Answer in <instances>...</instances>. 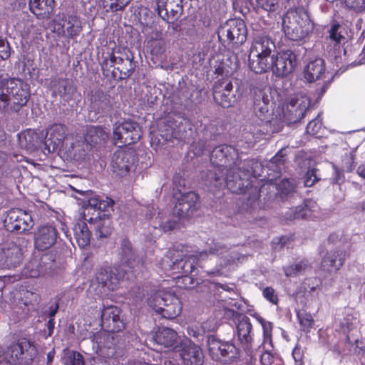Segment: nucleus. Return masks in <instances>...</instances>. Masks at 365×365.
I'll list each match as a JSON object with an SVG mask.
<instances>
[{
	"mask_svg": "<svg viewBox=\"0 0 365 365\" xmlns=\"http://www.w3.org/2000/svg\"><path fill=\"white\" fill-rule=\"evenodd\" d=\"M107 138L108 135L102 128L91 126L87 130L85 142L87 145L93 147L104 142Z\"/></svg>",
	"mask_w": 365,
	"mask_h": 365,
	"instance_id": "37",
	"label": "nucleus"
},
{
	"mask_svg": "<svg viewBox=\"0 0 365 365\" xmlns=\"http://www.w3.org/2000/svg\"><path fill=\"white\" fill-rule=\"evenodd\" d=\"M275 48L274 42L268 36H256L250 50L248 66L250 70L256 73L267 72L276 53Z\"/></svg>",
	"mask_w": 365,
	"mask_h": 365,
	"instance_id": "6",
	"label": "nucleus"
},
{
	"mask_svg": "<svg viewBox=\"0 0 365 365\" xmlns=\"http://www.w3.org/2000/svg\"><path fill=\"white\" fill-rule=\"evenodd\" d=\"M58 238L57 230L51 225L38 227L34 233V246L40 251L51 248Z\"/></svg>",
	"mask_w": 365,
	"mask_h": 365,
	"instance_id": "24",
	"label": "nucleus"
},
{
	"mask_svg": "<svg viewBox=\"0 0 365 365\" xmlns=\"http://www.w3.org/2000/svg\"><path fill=\"white\" fill-rule=\"evenodd\" d=\"M247 28L241 19H230L222 24L217 31L221 41L233 44H242L247 39Z\"/></svg>",
	"mask_w": 365,
	"mask_h": 365,
	"instance_id": "13",
	"label": "nucleus"
},
{
	"mask_svg": "<svg viewBox=\"0 0 365 365\" xmlns=\"http://www.w3.org/2000/svg\"><path fill=\"white\" fill-rule=\"evenodd\" d=\"M219 257L220 268L215 269L207 272V274L220 275L225 274L223 269L227 267V270L234 268L236 261L240 262L243 256H240L235 250H228L225 247L215 244L210 250L195 252L193 255L183 256L182 252L175 249L169 250L165 257L160 262V268L171 274H181L176 278H182L185 287L188 288L194 285V279L189 274H192L197 267H201L202 263L207 259H212Z\"/></svg>",
	"mask_w": 365,
	"mask_h": 365,
	"instance_id": "1",
	"label": "nucleus"
},
{
	"mask_svg": "<svg viewBox=\"0 0 365 365\" xmlns=\"http://www.w3.org/2000/svg\"><path fill=\"white\" fill-rule=\"evenodd\" d=\"M263 297L269 302L273 304H277L278 302V297L275 294L274 290L273 288L267 287L263 289L262 292Z\"/></svg>",
	"mask_w": 365,
	"mask_h": 365,
	"instance_id": "54",
	"label": "nucleus"
},
{
	"mask_svg": "<svg viewBox=\"0 0 365 365\" xmlns=\"http://www.w3.org/2000/svg\"><path fill=\"white\" fill-rule=\"evenodd\" d=\"M180 356L185 365H202L203 355L200 346L184 337L180 341Z\"/></svg>",
	"mask_w": 365,
	"mask_h": 365,
	"instance_id": "22",
	"label": "nucleus"
},
{
	"mask_svg": "<svg viewBox=\"0 0 365 365\" xmlns=\"http://www.w3.org/2000/svg\"><path fill=\"white\" fill-rule=\"evenodd\" d=\"M181 0L168 1L164 8L158 7L159 16L168 23H173L178 20L182 14Z\"/></svg>",
	"mask_w": 365,
	"mask_h": 365,
	"instance_id": "28",
	"label": "nucleus"
},
{
	"mask_svg": "<svg viewBox=\"0 0 365 365\" xmlns=\"http://www.w3.org/2000/svg\"><path fill=\"white\" fill-rule=\"evenodd\" d=\"M318 178L316 174L315 170H309L305 177V180L304 182L305 187H311L317 181H318Z\"/></svg>",
	"mask_w": 365,
	"mask_h": 365,
	"instance_id": "56",
	"label": "nucleus"
},
{
	"mask_svg": "<svg viewBox=\"0 0 365 365\" xmlns=\"http://www.w3.org/2000/svg\"><path fill=\"white\" fill-rule=\"evenodd\" d=\"M4 223L8 231L19 233L30 230L34 226L31 214L21 209L9 210Z\"/></svg>",
	"mask_w": 365,
	"mask_h": 365,
	"instance_id": "14",
	"label": "nucleus"
},
{
	"mask_svg": "<svg viewBox=\"0 0 365 365\" xmlns=\"http://www.w3.org/2000/svg\"><path fill=\"white\" fill-rule=\"evenodd\" d=\"M235 320L238 339L245 351L248 354L252 355V336L251 334V331L252 329V325L250 322V319L246 315L237 314L235 317Z\"/></svg>",
	"mask_w": 365,
	"mask_h": 365,
	"instance_id": "23",
	"label": "nucleus"
},
{
	"mask_svg": "<svg viewBox=\"0 0 365 365\" xmlns=\"http://www.w3.org/2000/svg\"><path fill=\"white\" fill-rule=\"evenodd\" d=\"M14 299L16 305L22 307V305L26 307L29 305H34L38 304L40 302V295L36 290L26 289L22 290V292L19 294H15Z\"/></svg>",
	"mask_w": 365,
	"mask_h": 365,
	"instance_id": "36",
	"label": "nucleus"
},
{
	"mask_svg": "<svg viewBox=\"0 0 365 365\" xmlns=\"http://www.w3.org/2000/svg\"><path fill=\"white\" fill-rule=\"evenodd\" d=\"M121 255L122 260L123 262L128 264V266L132 267V260L135 256L134 252L131 247V244L128 240H123L121 243Z\"/></svg>",
	"mask_w": 365,
	"mask_h": 365,
	"instance_id": "46",
	"label": "nucleus"
},
{
	"mask_svg": "<svg viewBox=\"0 0 365 365\" xmlns=\"http://www.w3.org/2000/svg\"><path fill=\"white\" fill-rule=\"evenodd\" d=\"M274 185L277 190V193L282 197L292 193L295 188L294 183L288 179H283L279 182H274Z\"/></svg>",
	"mask_w": 365,
	"mask_h": 365,
	"instance_id": "45",
	"label": "nucleus"
},
{
	"mask_svg": "<svg viewBox=\"0 0 365 365\" xmlns=\"http://www.w3.org/2000/svg\"><path fill=\"white\" fill-rule=\"evenodd\" d=\"M110 103L107 95L102 91H95L91 96V111L104 115L109 112Z\"/></svg>",
	"mask_w": 365,
	"mask_h": 365,
	"instance_id": "29",
	"label": "nucleus"
},
{
	"mask_svg": "<svg viewBox=\"0 0 365 365\" xmlns=\"http://www.w3.org/2000/svg\"><path fill=\"white\" fill-rule=\"evenodd\" d=\"M36 355V349L29 341L22 339L7 347L6 350L0 348V365L26 364L31 362Z\"/></svg>",
	"mask_w": 365,
	"mask_h": 365,
	"instance_id": "8",
	"label": "nucleus"
},
{
	"mask_svg": "<svg viewBox=\"0 0 365 365\" xmlns=\"http://www.w3.org/2000/svg\"><path fill=\"white\" fill-rule=\"evenodd\" d=\"M19 140L21 146L29 151L35 150L42 143V139L32 130L19 134Z\"/></svg>",
	"mask_w": 365,
	"mask_h": 365,
	"instance_id": "35",
	"label": "nucleus"
},
{
	"mask_svg": "<svg viewBox=\"0 0 365 365\" xmlns=\"http://www.w3.org/2000/svg\"><path fill=\"white\" fill-rule=\"evenodd\" d=\"M135 156L132 151L119 149L112 156V171L118 176H126L133 168Z\"/></svg>",
	"mask_w": 365,
	"mask_h": 365,
	"instance_id": "20",
	"label": "nucleus"
},
{
	"mask_svg": "<svg viewBox=\"0 0 365 365\" xmlns=\"http://www.w3.org/2000/svg\"><path fill=\"white\" fill-rule=\"evenodd\" d=\"M322 130V120L320 118V115H318L317 117L312 120H311L306 128L307 133L312 135H315L316 137L321 136V130Z\"/></svg>",
	"mask_w": 365,
	"mask_h": 365,
	"instance_id": "47",
	"label": "nucleus"
},
{
	"mask_svg": "<svg viewBox=\"0 0 365 365\" xmlns=\"http://www.w3.org/2000/svg\"><path fill=\"white\" fill-rule=\"evenodd\" d=\"M67 127L64 124L55 123L46 132L45 145L48 152L61 151L67 144Z\"/></svg>",
	"mask_w": 365,
	"mask_h": 365,
	"instance_id": "18",
	"label": "nucleus"
},
{
	"mask_svg": "<svg viewBox=\"0 0 365 365\" xmlns=\"http://www.w3.org/2000/svg\"><path fill=\"white\" fill-rule=\"evenodd\" d=\"M187 333L190 336L197 337L200 333V331L197 329V327H189L187 328Z\"/></svg>",
	"mask_w": 365,
	"mask_h": 365,
	"instance_id": "63",
	"label": "nucleus"
},
{
	"mask_svg": "<svg viewBox=\"0 0 365 365\" xmlns=\"http://www.w3.org/2000/svg\"><path fill=\"white\" fill-rule=\"evenodd\" d=\"M44 269L41 264L40 259L35 257L26 264L24 274L26 277H37L43 272Z\"/></svg>",
	"mask_w": 365,
	"mask_h": 365,
	"instance_id": "40",
	"label": "nucleus"
},
{
	"mask_svg": "<svg viewBox=\"0 0 365 365\" xmlns=\"http://www.w3.org/2000/svg\"><path fill=\"white\" fill-rule=\"evenodd\" d=\"M31 11L38 19L48 18L52 14L55 1L54 0H29Z\"/></svg>",
	"mask_w": 365,
	"mask_h": 365,
	"instance_id": "32",
	"label": "nucleus"
},
{
	"mask_svg": "<svg viewBox=\"0 0 365 365\" xmlns=\"http://www.w3.org/2000/svg\"><path fill=\"white\" fill-rule=\"evenodd\" d=\"M29 97V86L23 80L0 76V112L19 111Z\"/></svg>",
	"mask_w": 365,
	"mask_h": 365,
	"instance_id": "4",
	"label": "nucleus"
},
{
	"mask_svg": "<svg viewBox=\"0 0 365 365\" xmlns=\"http://www.w3.org/2000/svg\"><path fill=\"white\" fill-rule=\"evenodd\" d=\"M123 277V272L118 268L113 267L108 269L100 267L96 269L92 283L96 282L98 284V287L102 288L108 287L109 289L114 290L117 289Z\"/></svg>",
	"mask_w": 365,
	"mask_h": 365,
	"instance_id": "19",
	"label": "nucleus"
},
{
	"mask_svg": "<svg viewBox=\"0 0 365 365\" xmlns=\"http://www.w3.org/2000/svg\"><path fill=\"white\" fill-rule=\"evenodd\" d=\"M72 90L73 88L66 80L60 79L58 80V85L54 87L53 92L56 95L60 96L68 101L71 98V91Z\"/></svg>",
	"mask_w": 365,
	"mask_h": 365,
	"instance_id": "43",
	"label": "nucleus"
},
{
	"mask_svg": "<svg viewBox=\"0 0 365 365\" xmlns=\"http://www.w3.org/2000/svg\"><path fill=\"white\" fill-rule=\"evenodd\" d=\"M310 98L305 92L292 96L283 109V117L289 123H294L302 119L310 106Z\"/></svg>",
	"mask_w": 365,
	"mask_h": 365,
	"instance_id": "12",
	"label": "nucleus"
},
{
	"mask_svg": "<svg viewBox=\"0 0 365 365\" xmlns=\"http://www.w3.org/2000/svg\"><path fill=\"white\" fill-rule=\"evenodd\" d=\"M238 159V153L237 150L227 145H221L213 149L210 154V160L214 166L216 167L213 178L214 185L221 187L227 185L230 189H232L231 183L232 182L241 186L242 178L235 173V168L232 166L236 164Z\"/></svg>",
	"mask_w": 365,
	"mask_h": 365,
	"instance_id": "3",
	"label": "nucleus"
},
{
	"mask_svg": "<svg viewBox=\"0 0 365 365\" xmlns=\"http://www.w3.org/2000/svg\"><path fill=\"white\" fill-rule=\"evenodd\" d=\"M207 346L210 356L213 360L225 364L235 361L240 356L239 349L230 341H222L210 336L207 339Z\"/></svg>",
	"mask_w": 365,
	"mask_h": 365,
	"instance_id": "10",
	"label": "nucleus"
},
{
	"mask_svg": "<svg viewBox=\"0 0 365 365\" xmlns=\"http://www.w3.org/2000/svg\"><path fill=\"white\" fill-rule=\"evenodd\" d=\"M211 147L207 144V142L203 140H200L195 142L191 145V151L195 155H202L205 153H209Z\"/></svg>",
	"mask_w": 365,
	"mask_h": 365,
	"instance_id": "48",
	"label": "nucleus"
},
{
	"mask_svg": "<svg viewBox=\"0 0 365 365\" xmlns=\"http://www.w3.org/2000/svg\"><path fill=\"white\" fill-rule=\"evenodd\" d=\"M84 146L85 143L83 142L71 143L69 146L66 144L60 152L63 153L67 159L79 160L86 155Z\"/></svg>",
	"mask_w": 365,
	"mask_h": 365,
	"instance_id": "38",
	"label": "nucleus"
},
{
	"mask_svg": "<svg viewBox=\"0 0 365 365\" xmlns=\"http://www.w3.org/2000/svg\"><path fill=\"white\" fill-rule=\"evenodd\" d=\"M262 327L263 331V335L272 334L273 325L272 322H267L265 324H263Z\"/></svg>",
	"mask_w": 365,
	"mask_h": 365,
	"instance_id": "60",
	"label": "nucleus"
},
{
	"mask_svg": "<svg viewBox=\"0 0 365 365\" xmlns=\"http://www.w3.org/2000/svg\"><path fill=\"white\" fill-rule=\"evenodd\" d=\"M106 329L103 328L96 333H90L89 339L93 343V349L96 352L101 351L103 348H110L113 344V337Z\"/></svg>",
	"mask_w": 365,
	"mask_h": 365,
	"instance_id": "30",
	"label": "nucleus"
},
{
	"mask_svg": "<svg viewBox=\"0 0 365 365\" xmlns=\"http://www.w3.org/2000/svg\"><path fill=\"white\" fill-rule=\"evenodd\" d=\"M329 39L334 43V46L344 43L345 36L344 35L343 29L338 24L331 26L329 31Z\"/></svg>",
	"mask_w": 365,
	"mask_h": 365,
	"instance_id": "44",
	"label": "nucleus"
},
{
	"mask_svg": "<svg viewBox=\"0 0 365 365\" xmlns=\"http://www.w3.org/2000/svg\"><path fill=\"white\" fill-rule=\"evenodd\" d=\"M262 344L264 346L266 345H268L272 349L273 347V346H272V334L263 335Z\"/></svg>",
	"mask_w": 365,
	"mask_h": 365,
	"instance_id": "61",
	"label": "nucleus"
},
{
	"mask_svg": "<svg viewBox=\"0 0 365 365\" xmlns=\"http://www.w3.org/2000/svg\"><path fill=\"white\" fill-rule=\"evenodd\" d=\"M64 365H85L83 356L76 351L69 352L64 359Z\"/></svg>",
	"mask_w": 365,
	"mask_h": 365,
	"instance_id": "50",
	"label": "nucleus"
},
{
	"mask_svg": "<svg viewBox=\"0 0 365 365\" xmlns=\"http://www.w3.org/2000/svg\"><path fill=\"white\" fill-rule=\"evenodd\" d=\"M149 305L167 319H173L182 311L179 298L170 290H159L148 299Z\"/></svg>",
	"mask_w": 365,
	"mask_h": 365,
	"instance_id": "9",
	"label": "nucleus"
},
{
	"mask_svg": "<svg viewBox=\"0 0 365 365\" xmlns=\"http://www.w3.org/2000/svg\"><path fill=\"white\" fill-rule=\"evenodd\" d=\"M297 317L302 328L304 331L309 330L310 328H312L314 320L310 314H307L304 312H299L297 313Z\"/></svg>",
	"mask_w": 365,
	"mask_h": 365,
	"instance_id": "51",
	"label": "nucleus"
},
{
	"mask_svg": "<svg viewBox=\"0 0 365 365\" xmlns=\"http://www.w3.org/2000/svg\"><path fill=\"white\" fill-rule=\"evenodd\" d=\"M356 149L353 148L342 156L341 167L344 171L351 172L354 169Z\"/></svg>",
	"mask_w": 365,
	"mask_h": 365,
	"instance_id": "42",
	"label": "nucleus"
},
{
	"mask_svg": "<svg viewBox=\"0 0 365 365\" xmlns=\"http://www.w3.org/2000/svg\"><path fill=\"white\" fill-rule=\"evenodd\" d=\"M201 328L203 332L213 331L216 328V324L214 320H207L202 324Z\"/></svg>",
	"mask_w": 365,
	"mask_h": 365,
	"instance_id": "58",
	"label": "nucleus"
},
{
	"mask_svg": "<svg viewBox=\"0 0 365 365\" xmlns=\"http://www.w3.org/2000/svg\"><path fill=\"white\" fill-rule=\"evenodd\" d=\"M296 56L290 50L275 53L272 60V65L268 71H272L279 77H284L291 73L296 66Z\"/></svg>",
	"mask_w": 365,
	"mask_h": 365,
	"instance_id": "15",
	"label": "nucleus"
},
{
	"mask_svg": "<svg viewBox=\"0 0 365 365\" xmlns=\"http://www.w3.org/2000/svg\"><path fill=\"white\" fill-rule=\"evenodd\" d=\"M274 356L269 347L262 354L260 360L263 365H271L273 362Z\"/></svg>",
	"mask_w": 365,
	"mask_h": 365,
	"instance_id": "57",
	"label": "nucleus"
},
{
	"mask_svg": "<svg viewBox=\"0 0 365 365\" xmlns=\"http://www.w3.org/2000/svg\"><path fill=\"white\" fill-rule=\"evenodd\" d=\"M63 19H55L53 21L52 24V31L56 33L59 36H63L66 34V31L64 29V23Z\"/></svg>",
	"mask_w": 365,
	"mask_h": 365,
	"instance_id": "53",
	"label": "nucleus"
},
{
	"mask_svg": "<svg viewBox=\"0 0 365 365\" xmlns=\"http://www.w3.org/2000/svg\"><path fill=\"white\" fill-rule=\"evenodd\" d=\"M346 253L341 250L327 252L322 258V269L328 272L338 271L344 264Z\"/></svg>",
	"mask_w": 365,
	"mask_h": 365,
	"instance_id": "27",
	"label": "nucleus"
},
{
	"mask_svg": "<svg viewBox=\"0 0 365 365\" xmlns=\"http://www.w3.org/2000/svg\"><path fill=\"white\" fill-rule=\"evenodd\" d=\"M344 4L356 13L365 11V0H344Z\"/></svg>",
	"mask_w": 365,
	"mask_h": 365,
	"instance_id": "52",
	"label": "nucleus"
},
{
	"mask_svg": "<svg viewBox=\"0 0 365 365\" xmlns=\"http://www.w3.org/2000/svg\"><path fill=\"white\" fill-rule=\"evenodd\" d=\"M213 96L215 101L223 108L232 106L239 99V96L233 91L232 82L224 78L215 83Z\"/></svg>",
	"mask_w": 365,
	"mask_h": 365,
	"instance_id": "16",
	"label": "nucleus"
},
{
	"mask_svg": "<svg viewBox=\"0 0 365 365\" xmlns=\"http://www.w3.org/2000/svg\"><path fill=\"white\" fill-rule=\"evenodd\" d=\"M101 325L108 331H121L125 324L120 317V309L113 305L105 307L101 314Z\"/></svg>",
	"mask_w": 365,
	"mask_h": 365,
	"instance_id": "25",
	"label": "nucleus"
},
{
	"mask_svg": "<svg viewBox=\"0 0 365 365\" xmlns=\"http://www.w3.org/2000/svg\"><path fill=\"white\" fill-rule=\"evenodd\" d=\"M73 235L76 244L81 248L87 247L91 241V233L87 226L86 220H80L73 227Z\"/></svg>",
	"mask_w": 365,
	"mask_h": 365,
	"instance_id": "34",
	"label": "nucleus"
},
{
	"mask_svg": "<svg viewBox=\"0 0 365 365\" xmlns=\"http://www.w3.org/2000/svg\"><path fill=\"white\" fill-rule=\"evenodd\" d=\"M113 140L119 147L138 140L142 134L140 125L131 120H118L113 128Z\"/></svg>",
	"mask_w": 365,
	"mask_h": 365,
	"instance_id": "11",
	"label": "nucleus"
},
{
	"mask_svg": "<svg viewBox=\"0 0 365 365\" xmlns=\"http://www.w3.org/2000/svg\"><path fill=\"white\" fill-rule=\"evenodd\" d=\"M272 102L267 93L264 90L259 91L254 98V111L256 117L265 126L271 125L277 121L272 118Z\"/></svg>",
	"mask_w": 365,
	"mask_h": 365,
	"instance_id": "17",
	"label": "nucleus"
},
{
	"mask_svg": "<svg viewBox=\"0 0 365 365\" xmlns=\"http://www.w3.org/2000/svg\"><path fill=\"white\" fill-rule=\"evenodd\" d=\"M153 339L159 345L165 347H173L176 344L180 338L177 332L173 329L162 327L158 329Z\"/></svg>",
	"mask_w": 365,
	"mask_h": 365,
	"instance_id": "33",
	"label": "nucleus"
},
{
	"mask_svg": "<svg viewBox=\"0 0 365 365\" xmlns=\"http://www.w3.org/2000/svg\"><path fill=\"white\" fill-rule=\"evenodd\" d=\"M128 365H153L150 364L141 359H135L128 362Z\"/></svg>",
	"mask_w": 365,
	"mask_h": 365,
	"instance_id": "64",
	"label": "nucleus"
},
{
	"mask_svg": "<svg viewBox=\"0 0 365 365\" xmlns=\"http://www.w3.org/2000/svg\"><path fill=\"white\" fill-rule=\"evenodd\" d=\"M68 26L65 29L67 36L71 38H76L82 30L81 21L76 16H70L67 20Z\"/></svg>",
	"mask_w": 365,
	"mask_h": 365,
	"instance_id": "41",
	"label": "nucleus"
},
{
	"mask_svg": "<svg viewBox=\"0 0 365 365\" xmlns=\"http://www.w3.org/2000/svg\"><path fill=\"white\" fill-rule=\"evenodd\" d=\"M177 202L173 212H158L155 214L153 207H147L146 216L155 229L163 232L170 231L178 226L181 218L190 217L197 209L198 195L195 192L175 194Z\"/></svg>",
	"mask_w": 365,
	"mask_h": 365,
	"instance_id": "2",
	"label": "nucleus"
},
{
	"mask_svg": "<svg viewBox=\"0 0 365 365\" xmlns=\"http://www.w3.org/2000/svg\"><path fill=\"white\" fill-rule=\"evenodd\" d=\"M113 205V200L109 197L101 199L93 197L88 200V205L83 209V220L94 225L96 235L99 237H106L111 232L108 212Z\"/></svg>",
	"mask_w": 365,
	"mask_h": 365,
	"instance_id": "5",
	"label": "nucleus"
},
{
	"mask_svg": "<svg viewBox=\"0 0 365 365\" xmlns=\"http://www.w3.org/2000/svg\"><path fill=\"white\" fill-rule=\"evenodd\" d=\"M356 173L359 177L365 180V162L359 165L356 169Z\"/></svg>",
	"mask_w": 365,
	"mask_h": 365,
	"instance_id": "62",
	"label": "nucleus"
},
{
	"mask_svg": "<svg viewBox=\"0 0 365 365\" xmlns=\"http://www.w3.org/2000/svg\"><path fill=\"white\" fill-rule=\"evenodd\" d=\"M21 261V249L15 243H6L0 248V269L16 268Z\"/></svg>",
	"mask_w": 365,
	"mask_h": 365,
	"instance_id": "21",
	"label": "nucleus"
},
{
	"mask_svg": "<svg viewBox=\"0 0 365 365\" xmlns=\"http://www.w3.org/2000/svg\"><path fill=\"white\" fill-rule=\"evenodd\" d=\"M283 160H281L279 159V154H277L275 156H274L269 163V168H277L278 170V173H280L281 172V168H280V165H282L283 164Z\"/></svg>",
	"mask_w": 365,
	"mask_h": 365,
	"instance_id": "59",
	"label": "nucleus"
},
{
	"mask_svg": "<svg viewBox=\"0 0 365 365\" xmlns=\"http://www.w3.org/2000/svg\"><path fill=\"white\" fill-rule=\"evenodd\" d=\"M282 29L292 41H300L312 31L313 24L302 7L289 9L282 17Z\"/></svg>",
	"mask_w": 365,
	"mask_h": 365,
	"instance_id": "7",
	"label": "nucleus"
},
{
	"mask_svg": "<svg viewBox=\"0 0 365 365\" xmlns=\"http://www.w3.org/2000/svg\"><path fill=\"white\" fill-rule=\"evenodd\" d=\"M317 204L311 200H305L302 205L290 208L284 215L286 220H294L296 219H309L316 217L318 212Z\"/></svg>",
	"mask_w": 365,
	"mask_h": 365,
	"instance_id": "26",
	"label": "nucleus"
},
{
	"mask_svg": "<svg viewBox=\"0 0 365 365\" xmlns=\"http://www.w3.org/2000/svg\"><path fill=\"white\" fill-rule=\"evenodd\" d=\"M11 48L8 42L0 38V58L6 60L10 57Z\"/></svg>",
	"mask_w": 365,
	"mask_h": 365,
	"instance_id": "55",
	"label": "nucleus"
},
{
	"mask_svg": "<svg viewBox=\"0 0 365 365\" xmlns=\"http://www.w3.org/2000/svg\"><path fill=\"white\" fill-rule=\"evenodd\" d=\"M325 73V66L324 60L322 58H315L311 61L304 68V77L309 83L320 79Z\"/></svg>",
	"mask_w": 365,
	"mask_h": 365,
	"instance_id": "31",
	"label": "nucleus"
},
{
	"mask_svg": "<svg viewBox=\"0 0 365 365\" xmlns=\"http://www.w3.org/2000/svg\"><path fill=\"white\" fill-rule=\"evenodd\" d=\"M257 6L267 12H274L279 8V0H256Z\"/></svg>",
	"mask_w": 365,
	"mask_h": 365,
	"instance_id": "49",
	"label": "nucleus"
},
{
	"mask_svg": "<svg viewBox=\"0 0 365 365\" xmlns=\"http://www.w3.org/2000/svg\"><path fill=\"white\" fill-rule=\"evenodd\" d=\"M312 268L310 262L303 259L296 261L293 264L284 267V272L287 277H294L304 274Z\"/></svg>",
	"mask_w": 365,
	"mask_h": 365,
	"instance_id": "39",
	"label": "nucleus"
}]
</instances>
